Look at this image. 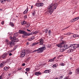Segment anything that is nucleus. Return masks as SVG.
<instances>
[{
    "label": "nucleus",
    "mask_w": 79,
    "mask_h": 79,
    "mask_svg": "<svg viewBox=\"0 0 79 79\" xmlns=\"http://www.w3.org/2000/svg\"><path fill=\"white\" fill-rule=\"evenodd\" d=\"M4 22H3V21L1 23V24L2 25H3V24H4Z\"/></svg>",
    "instance_id": "de8ad7c7"
},
{
    "label": "nucleus",
    "mask_w": 79,
    "mask_h": 79,
    "mask_svg": "<svg viewBox=\"0 0 79 79\" xmlns=\"http://www.w3.org/2000/svg\"><path fill=\"white\" fill-rule=\"evenodd\" d=\"M51 71V70H46L44 71V73H49Z\"/></svg>",
    "instance_id": "4468645a"
},
{
    "label": "nucleus",
    "mask_w": 79,
    "mask_h": 79,
    "mask_svg": "<svg viewBox=\"0 0 79 79\" xmlns=\"http://www.w3.org/2000/svg\"><path fill=\"white\" fill-rule=\"evenodd\" d=\"M47 32H48V30L46 29L45 30V33H47Z\"/></svg>",
    "instance_id": "c03bdc74"
},
{
    "label": "nucleus",
    "mask_w": 79,
    "mask_h": 79,
    "mask_svg": "<svg viewBox=\"0 0 79 79\" xmlns=\"http://www.w3.org/2000/svg\"><path fill=\"white\" fill-rule=\"evenodd\" d=\"M57 6H58L57 4L53 3L51 4L50 6H49L48 7V9L49 10L48 11L49 13L52 14L54 10H55Z\"/></svg>",
    "instance_id": "f257e3e1"
},
{
    "label": "nucleus",
    "mask_w": 79,
    "mask_h": 79,
    "mask_svg": "<svg viewBox=\"0 0 79 79\" xmlns=\"http://www.w3.org/2000/svg\"><path fill=\"white\" fill-rule=\"evenodd\" d=\"M30 69H31L29 68H27L26 69V71H27V72H28L29 71H30Z\"/></svg>",
    "instance_id": "393cba45"
},
{
    "label": "nucleus",
    "mask_w": 79,
    "mask_h": 79,
    "mask_svg": "<svg viewBox=\"0 0 79 79\" xmlns=\"http://www.w3.org/2000/svg\"><path fill=\"white\" fill-rule=\"evenodd\" d=\"M75 45V47L76 48H79V44H74Z\"/></svg>",
    "instance_id": "aec40b11"
},
{
    "label": "nucleus",
    "mask_w": 79,
    "mask_h": 79,
    "mask_svg": "<svg viewBox=\"0 0 79 79\" xmlns=\"http://www.w3.org/2000/svg\"><path fill=\"white\" fill-rule=\"evenodd\" d=\"M21 24L22 25H25V24H26V22L25 21H23L21 23Z\"/></svg>",
    "instance_id": "dca6fc26"
},
{
    "label": "nucleus",
    "mask_w": 79,
    "mask_h": 79,
    "mask_svg": "<svg viewBox=\"0 0 79 79\" xmlns=\"http://www.w3.org/2000/svg\"><path fill=\"white\" fill-rule=\"evenodd\" d=\"M33 6H31V9H32V8H33Z\"/></svg>",
    "instance_id": "bf43d9fd"
},
{
    "label": "nucleus",
    "mask_w": 79,
    "mask_h": 79,
    "mask_svg": "<svg viewBox=\"0 0 79 79\" xmlns=\"http://www.w3.org/2000/svg\"><path fill=\"white\" fill-rule=\"evenodd\" d=\"M17 47H18V46H16L15 47H14L13 49L12 50L13 51H14V50H15V49H16V48H17Z\"/></svg>",
    "instance_id": "7c9ffc66"
},
{
    "label": "nucleus",
    "mask_w": 79,
    "mask_h": 79,
    "mask_svg": "<svg viewBox=\"0 0 79 79\" xmlns=\"http://www.w3.org/2000/svg\"><path fill=\"white\" fill-rule=\"evenodd\" d=\"M27 72H25V73L27 74Z\"/></svg>",
    "instance_id": "338daca9"
},
{
    "label": "nucleus",
    "mask_w": 79,
    "mask_h": 79,
    "mask_svg": "<svg viewBox=\"0 0 79 79\" xmlns=\"http://www.w3.org/2000/svg\"><path fill=\"white\" fill-rule=\"evenodd\" d=\"M3 79V78L2 77V76H0V79Z\"/></svg>",
    "instance_id": "4d7b16f0"
},
{
    "label": "nucleus",
    "mask_w": 79,
    "mask_h": 79,
    "mask_svg": "<svg viewBox=\"0 0 79 79\" xmlns=\"http://www.w3.org/2000/svg\"><path fill=\"white\" fill-rule=\"evenodd\" d=\"M44 4L43 3H40V6H43Z\"/></svg>",
    "instance_id": "72a5a7b5"
},
{
    "label": "nucleus",
    "mask_w": 79,
    "mask_h": 79,
    "mask_svg": "<svg viewBox=\"0 0 79 79\" xmlns=\"http://www.w3.org/2000/svg\"><path fill=\"white\" fill-rule=\"evenodd\" d=\"M63 48H60V52H63L64 50H65V49L64 48H63Z\"/></svg>",
    "instance_id": "f3484780"
},
{
    "label": "nucleus",
    "mask_w": 79,
    "mask_h": 79,
    "mask_svg": "<svg viewBox=\"0 0 79 79\" xmlns=\"http://www.w3.org/2000/svg\"><path fill=\"white\" fill-rule=\"evenodd\" d=\"M64 44V42H62V43H60V44H58L57 45V47H60V48H62V47H63V46L62 45Z\"/></svg>",
    "instance_id": "9b49d317"
},
{
    "label": "nucleus",
    "mask_w": 79,
    "mask_h": 79,
    "mask_svg": "<svg viewBox=\"0 0 79 79\" xmlns=\"http://www.w3.org/2000/svg\"><path fill=\"white\" fill-rule=\"evenodd\" d=\"M73 37H74V38L78 37H79V35H77L75 34V35H73Z\"/></svg>",
    "instance_id": "5701e85b"
},
{
    "label": "nucleus",
    "mask_w": 79,
    "mask_h": 79,
    "mask_svg": "<svg viewBox=\"0 0 79 79\" xmlns=\"http://www.w3.org/2000/svg\"><path fill=\"white\" fill-rule=\"evenodd\" d=\"M7 1V0H0V2L2 3H5V2Z\"/></svg>",
    "instance_id": "6ab92c4d"
},
{
    "label": "nucleus",
    "mask_w": 79,
    "mask_h": 79,
    "mask_svg": "<svg viewBox=\"0 0 79 79\" xmlns=\"http://www.w3.org/2000/svg\"><path fill=\"white\" fill-rule=\"evenodd\" d=\"M22 37L24 39H25L26 38H27V36H26V35H22Z\"/></svg>",
    "instance_id": "c756f323"
},
{
    "label": "nucleus",
    "mask_w": 79,
    "mask_h": 79,
    "mask_svg": "<svg viewBox=\"0 0 79 79\" xmlns=\"http://www.w3.org/2000/svg\"><path fill=\"white\" fill-rule=\"evenodd\" d=\"M21 69H22V68L21 67L19 68V70H21Z\"/></svg>",
    "instance_id": "8fccbe9b"
},
{
    "label": "nucleus",
    "mask_w": 79,
    "mask_h": 79,
    "mask_svg": "<svg viewBox=\"0 0 79 79\" xmlns=\"http://www.w3.org/2000/svg\"><path fill=\"white\" fill-rule=\"evenodd\" d=\"M56 57H54V58H53V59H54V60H55V59H56Z\"/></svg>",
    "instance_id": "13d9d810"
},
{
    "label": "nucleus",
    "mask_w": 79,
    "mask_h": 79,
    "mask_svg": "<svg viewBox=\"0 0 79 79\" xmlns=\"http://www.w3.org/2000/svg\"><path fill=\"white\" fill-rule=\"evenodd\" d=\"M73 52V51L71 50V49H70L67 51L68 53H70L71 52Z\"/></svg>",
    "instance_id": "cd10ccee"
},
{
    "label": "nucleus",
    "mask_w": 79,
    "mask_h": 79,
    "mask_svg": "<svg viewBox=\"0 0 79 79\" xmlns=\"http://www.w3.org/2000/svg\"><path fill=\"white\" fill-rule=\"evenodd\" d=\"M77 72L78 74H79V68L77 69Z\"/></svg>",
    "instance_id": "58836bf2"
},
{
    "label": "nucleus",
    "mask_w": 79,
    "mask_h": 79,
    "mask_svg": "<svg viewBox=\"0 0 79 79\" xmlns=\"http://www.w3.org/2000/svg\"><path fill=\"white\" fill-rule=\"evenodd\" d=\"M28 12V9H27L26 10L23 12L24 14H26Z\"/></svg>",
    "instance_id": "412c9836"
},
{
    "label": "nucleus",
    "mask_w": 79,
    "mask_h": 79,
    "mask_svg": "<svg viewBox=\"0 0 79 79\" xmlns=\"http://www.w3.org/2000/svg\"><path fill=\"white\" fill-rule=\"evenodd\" d=\"M79 19V16L77 17H76L74 18V19L75 20V21H77V20H78V19Z\"/></svg>",
    "instance_id": "bb28decb"
},
{
    "label": "nucleus",
    "mask_w": 79,
    "mask_h": 79,
    "mask_svg": "<svg viewBox=\"0 0 79 79\" xmlns=\"http://www.w3.org/2000/svg\"><path fill=\"white\" fill-rule=\"evenodd\" d=\"M10 26L12 27H14V26H15V25H14V24H13V23L10 22Z\"/></svg>",
    "instance_id": "4be33fe9"
},
{
    "label": "nucleus",
    "mask_w": 79,
    "mask_h": 79,
    "mask_svg": "<svg viewBox=\"0 0 79 79\" xmlns=\"http://www.w3.org/2000/svg\"><path fill=\"white\" fill-rule=\"evenodd\" d=\"M69 34H73V33H71V32H69L67 34H65V35H69Z\"/></svg>",
    "instance_id": "473e14b6"
},
{
    "label": "nucleus",
    "mask_w": 79,
    "mask_h": 79,
    "mask_svg": "<svg viewBox=\"0 0 79 79\" xmlns=\"http://www.w3.org/2000/svg\"><path fill=\"white\" fill-rule=\"evenodd\" d=\"M27 31H28V32H30V31H31V30H29L28 29H27Z\"/></svg>",
    "instance_id": "6e6d98bb"
},
{
    "label": "nucleus",
    "mask_w": 79,
    "mask_h": 79,
    "mask_svg": "<svg viewBox=\"0 0 79 79\" xmlns=\"http://www.w3.org/2000/svg\"><path fill=\"white\" fill-rule=\"evenodd\" d=\"M69 46H68V45L67 44H65L64 45V46H63V48H65V50H66V49H68V48H69Z\"/></svg>",
    "instance_id": "f8f14e48"
},
{
    "label": "nucleus",
    "mask_w": 79,
    "mask_h": 79,
    "mask_svg": "<svg viewBox=\"0 0 79 79\" xmlns=\"http://www.w3.org/2000/svg\"><path fill=\"white\" fill-rule=\"evenodd\" d=\"M63 77V76H61L60 77V79H62Z\"/></svg>",
    "instance_id": "5fc2aeb1"
},
{
    "label": "nucleus",
    "mask_w": 79,
    "mask_h": 79,
    "mask_svg": "<svg viewBox=\"0 0 79 79\" xmlns=\"http://www.w3.org/2000/svg\"><path fill=\"white\" fill-rule=\"evenodd\" d=\"M42 73H40V72H36L35 73V74L36 75V76H39V75H40Z\"/></svg>",
    "instance_id": "2eb2a0df"
},
{
    "label": "nucleus",
    "mask_w": 79,
    "mask_h": 79,
    "mask_svg": "<svg viewBox=\"0 0 79 79\" xmlns=\"http://www.w3.org/2000/svg\"><path fill=\"white\" fill-rule=\"evenodd\" d=\"M9 41V40H6V42H7V45H10V44H8V42H8Z\"/></svg>",
    "instance_id": "e433bc0d"
},
{
    "label": "nucleus",
    "mask_w": 79,
    "mask_h": 79,
    "mask_svg": "<svg viewBox=\"0 0 79 79\" xmlns=\"http://www.w3.org/2000/svg\"><path fill=\"white\" fill-rule=\"evenodd\" d=\"M9 61H10V60H9V59H7V60L6 62H7V63H8V62H9Z\"/></svg>",
    "instance_id": "09e8293b"
},
{
    "label": "nucleus",
    "mask_w": 79,
    "mask_h": 79,
    "mask_svg": "<svg viewBox=\"0 0 79 79\" xmlns=\"http://www.w3.org/2000/svg\"><path fill=\"white\" fill-rule=\"evenodd\" d=\"M36 6H38V7H40V3H37L35 5Z\"/></svg>",
    "instance_id": "c85d7f7f"
},
{
    "label": "nucleus",
    "mask_w": 79,
    "mask_h": 79,
    "mask_svg": "<svg viewBox=\"0 0 79 79\" xmlns=\"http://www.w3.org/2000/svg\"><path fill=\"white\" fill-rule=\"evenodd\" d=\"M26 27H29V26H30V25L29 24L27 23H26Z\"/></svg>",
    "instance_id": "4c0bfd02"
},
{
    "label": "nucleus",
    "mask_w": 79,
    "mask_h": 79,
    "mask_svg": "<svg viewBox=\"0 0 79 79\" xmlns=\"http://www.w3.org/2000/svg\"><path fill=\"white\" fill-rule=\"evenodd\" d=\"M23 34H24V35L27 37V36H29V35H32V33H27V32L24 31V32Z\"/></svg>",
    "instance_id": "1a4fd4ad"
},
{
    "label": "nucleus",
    "mask_w": 79,
    "mask_h": 79,
    "mask_svg": "<svg viewBox=\"0 0 79 79\" xmlns=\"http://www.w3.org/2000/svg\"><path fill=\"white\" fill-rule=\"evenodd\" d=\"M25 65H26V64L25 63H23L22 64V66H25Z\"/></svg>",
    "instance_id": "49530a36"
},
{
    "label": "nucleus",
    "mask_w": 79,
    "mask_h": 79,
    "mask_svg": "<svg viewBox=\"0 0 79 79\" xmlns=\"http://www.w3.org/2000/svg\"><path fill=\"white\" fill-rule=\"evenodd\" d=\"M73 73V72H70L69 73V74H72Z\"/></svg>",
    "instance_id": "603ef678"
},
{
    "label": "nucleus",
    "mask_w": 79,
    "mask_h": 79,
    "mask_svg": "<svg viewBox=\"0 0 79 79\" xmlns=\"http://www.w3.org/2000/svg\"><path fill=\"white\" fill-rule=\"evenodd\" d=\"M48 32L49 34H50V33H51V30H50L49 31H48Z\"/></svg>",
    "instance_id": "3c124183"
},
{
    "label": "nucleus",
    "mask_w": 79,
    "mask_h": 79,
    "mask_svg": "<svg viewBox=\"0 0 79 79\" xmlns=\"http://www.w3.org/2000/svg\"><path fill=\"white\" fill-rule=\"evenodd\" d=\"M12 40L11 42H9L7 43L8 44H10V48L13 47V46H14L15 44V42H18L19 41V40L16 38L14 39H10Z\"/></svg>",
    "instance_id": "f03ea898"
},
{
    "label": "nucleus",
    "mask_w": 79,
    "mask_h": 79,
    "mask_svg": "<svg viewBox=\"0 0 79 79\" xmlns=\"http://www.w3.org/2000/svg\"><path fill=\"white\" fill-rule=\"evenodd\" d=\"M19 32L20 34H23L24 33V31L20 30L19 31Z\"/></svg>",
    "instance_id": "ddd939ff"
},
{
    "label": "nucleus",
    "mask_w": 79,
    "mask_h": 79,
    "mask_svg": "<svg viewBox=\"0 0 79 79\" xmlns=\"http://www.w3.org/2000/svg\"><path fill=\"white\" fill-rule=\"evenodd\" d=\"M71 22H74V21H75V20L74 19H73L72 20H71Z\"/></svg>",
    "instance_id": "79ce46f5"
},
{
    "label": "nucleus",
    "mask_w": 79,
    "mask_h": 79,
    "mask_svg": "<svg viewBox=\"0 0 79 79\" xmlns=\"http://www.w3.org/2000/svg\"><path fill=\"white\" fill-rule=\"evenodd\" d=\"M6 64V62L5 61L2 62V63H1L0 64V67L1 68H3L4 66Z\"/></svg>",
    "instance_id": "9d476101"
},
{
    "label": "nucleus",
    "mask_w": 79,
    "mask_h": 79,
    "mask_svg": "<svg viewBox=\"0 0 79 79\" xmlns=\"http://www.w3.org/2000/svg\"><path fill=\"white\" fill-rule=\"evenodd\" d=\"M56 79H60V78H56Z\"/></svg>",
    "instance_id": "774afa93"
},
{
    "label": "nucleus",
    "mask_w": 79,
    "mask_h": 79,
    "mask_svg": "<svg viewBox=\"0 0 79 79\" xmlns=\"http://www.w3.org/2000/svg\"><path fill=\"white\" fill-rule=\"evenodd\" d=\"M56 67H57V65H56V64H54L52 66V68H56Z\"/></svg>",
    "instance_id": "a878e982"
},
{
    "label": "nucleus",
    "mask_w": 79,
    "mask_h": 79,
    "mask_svg": "<svg viewBox=\"0 0 79 79\" xmlns=\"http://www.w3.org/2000/svg\"><path fill=\"white\" fill-rule=\"evenodd\" d=\"M37 44H39V43L38 42H37L36 43H34L33 44L32 46L36 45H37Z\"/></svg>",
    "instance_id": "b1692460"
},
{
    "label": "nucleus",
    "mask_w": 79,
    "mask_h": 79,
    "mask_svg": "<svg viewBox=\"0 0 79 79\" xmlns=\"http://www.w3.org/2000/svg\"><path fill=\"white\" fill-rule=\"evenodd\" d=\"M25 55H26L25 51H24V50H23L21 53V55L20 56L21 58H23V57H24L25 56Z\"/></svg>",
    "instance_id": "6e6552de"
},
{
    "label": "nucleus",
    "mask_w": 79,
    "mask_h": 79,
    "mask_svg": "<svg viewBox=\"0 0 79 79\" xmlns=\"http://www.w3.org/2000/svg\"><path fill=\"white\" fill-rule=\"evenodd\" d=\"M32 15H33V16H35V12L34 11L33 13H32Z\"/></svg>",
    "instance_id": "a19ab883"
},
{
    "label": "nucleus",
    "mask_w": 79,
    "mask_h": 79,
    "mask_svg": "<svg viewBox=\"0 0 79 79\" xmlns=\"http://www.w3.org/2000/svg\"><path fill=\"white\" fill-rule=\"evenodd\" d=\"M28 59H31V57H29L28 58Z\"/></svg>",
    "instance_id": "e2e57ef3"
},
{
    "label": "nucleus",
    "mask_w": 79,
    "mask_h": 79,
    "mask_svg": "<svg viewBox=\"0 0 79 79\" xmlns=\"http://www.w3.org/2000/svg\"><path fill=\"white\" fill-rule=\"evenodd\" d=\"M54 61V59H51L49 60V62H52V61Z\"/></svg>",
    "instance_id": "f704fd0d"
},
{
    "label": "nucleus",
    "mask_w": 79,
    "mask_h": 79,
    "mask_svg": "<svg viewBox=\"0 0 79 79\" xmlns=\"http://www.w3.org/2000/svg\"><path fill=\"white\" fill-rule=\"evenodd\" d=\"M61 55H59V56H58V57L59 58V57H61Z\"/></svg>",
    "instance_id": "052dcab7"
},
{
    "label": "nucleus",
    "mask_w": 79,
    "mask_h": 79,
    "mask_svg": "<svg viewBox=\"0 0 79 79\" xmlns=\"http://www.w3.org/2000/svg\"><path fill=\"white\" fill-rule=\"evenodd\" d=\"M18 33L16 32L14 33V37H12V36L10 37V39H16L17 36H18Z\"/></svg>",
    "instance_id": "423d86ee"
},
{
    "label": "nucleus",
    "mask_w": 79,
    "mask_h": 79,
    "mask_svg": "<svg viewBox=\"0 0 79 79\" xmlns=\"http://www.w3.org/2000/svg\"><path fill=\"white\" fill-rule=\"evenodd\" d=\"M38 44H39L40 45H44V39L41 38L38 40Z\"/></svg>",
    "instance_id": "39448f33"
},
{
    "label": "nucleus",
    "mask_w": 79,
    "mask_h": 79,
    "mask_svg": "<svg viewBox=\"0 0 79 79\" xmlns=\"http://www.w3.org/2000/svg\"><path fill=\"white\" fill-rule=\"evenodd\" d=\"M12 55V54L11 53H10L9 54V56H11Z\"/></svg>",
    "instance_id": "864d4df0"
},
{
    "label": "nucleus",
    "mask_w": 79,
    "mask_h": 79,
    "mask_svg": "<svg viewBox=\"0 0 79 79\" xmlns=\"http://www.w3.org/2000/svg\"><path fill=\"white\" fill-rule=\"evenodd\" d=\"M8 70V68L7 67H5L4 68L3 70L4 71H7V70Z\"/></svg>",
    "instance_id": "a211bd4d"
},
{
    "label": "nucleus",
    "mask_w": 79,
    "mask_h": 79,
    "mask_svg": "<svg viewBox=\"0 0 79 79\" xmlns=\"http://www.w3.org/2000/svg\"><path fill=\"white\" fill-rule=\"evenodd\" d=\"M28 40H29V41H31V40H33V39H32V38H29L28 39Z\"/></svg>",
    "instance_id": "37998d69"
},
{
    "label": "nucleus",
    "mask_w": 79,
    "mask_h": 79,
    "mask_svg": "<svg viewBox=\"0 0 79 79\" xmlns=\"http://www.w3.org/2000/svg\"><path fill=\"white\" fill-rule=\"evenodd\" d=\"M1 10H2V9H0V11H1Z\"/></svg>",
    "instance_id": "69168bd1"
},
{
    "label": "nucleus",
    "mask_w": 79,
    "mask_h": 79,
    "mask_svg": "<svg viewBox=\"0 0 79 79\" xmlns=\"http://www.w3.org/2000/svg\"><path fill=\"white\" fill-rule=\"evenodd\" d=\"M60 66H64V64L63 63H60Z\"/></svg>",
    "instance_id": "c9c22d12"
},
{
    "label": "nucleus",
    "mask_w": 79,
    "mask_h": 79,
    "mask_svg": "<svg viewBox=\"0 0 79 79\" xmlns=\"http://www.w3.org/2000/svg\"><path fill=\"white\" fill-rule=\"evenodd\" d=\"M69 48L71 49L72 51H73L74 49H76V48L75 47V45L74 44H71L69 47Z\"/></svg>",
    "instance_id": "20e7f679"
},
{
    "label": "nucleus",
    "mask_w": 79,
    "mask_h": 79,
    "mask_svg": "<svg viewBox=\"0 0 79 79\" xmlns=\"http://www.w3.org/2000/svg\"><path fill=\"white\" fill-rule=\"evenodd\" d=\"M46 49V47L45 46L44 47H41V48H39L36 50H34L32 51L33 53H35V52H38V53H42L43 52V51Z\"/></svg>",
    "instance_id": "7ed1b4c3"
},
{
    "label": "nucleus",
    "mask_w": 79,
    "mask_h": 79,
    "mask_svg": "<svg viewBox=\"0 0 79 79\" xmlns=\"http://www.w3.org/2000/svg\"><path fill=\"white\" fill-rule=\"evenodd\" d=\"M28 43H27V45H28Z\"/></svg>",
    "instance_id": "0e129e2a"
},
{
    "label": "nucleus",
    "mask_w": 79,
    "mask_h": 79,
    "mask_svg": "<svg viewBox=\"0 0 79 79\" xmlns=\"http://www.w3.org/2000/svg\"><path fill=\"white\" fill-rule=\"evenodd\" d=\"M24 18H25V19H26V18H27V15H25L24 16Z\"/></svg>",
    "instance_id": "a18cd8bd"
},
{
    "label": "nucleus",
    "mask_w": 79,
    "mask_h": 79,
    "mask_svg": "<svg viewBox=\"0 0 79 79\" xmlns=\"http://www.w3.org/2000/svg\"><path fill=\"white\" fill-rule=\"evenodd\" d=\"M38 31H35V32H33L34 34H37L38 33Z\"/></svg>",
    "instance_id": "2f4dec72"
},
{
    "label": "nucleus",
    "mask_w": 79,
    "mask_h": 79,
    "mask_svg": "<svg viewBox=\"0 0 79 79\" xmlns=\"http://www.w3.org/2000/svg\"><path fill=\"white\" fill-rule=\"evenodd\" d=\"M64 79H70L69 77H66Z\"/></svg>",
    "instance_id": "ea45409f"
},
{
    "label": "nucleus",
    "mask_w": 79,
    "mask_h": 79,
    "mask_svg": "<svg viewBox=\"0 0 79 79\" xmlns=\"http://www.w3.org/2000/svg\"><path fill=\"white\" fill-rule=\"evenodd\" d=\"M8 2H10L11 0H7Z\"/></svg>",
    "instance_id": "680f3d73"
},
{
    "label": "nucleus",
    "mask_w": 79,
    "mask_h": 79,
    "mask_svg": "<svg viewBox=\"0 0 79 79\" xmlns=\"http://www.w3.org/2000/svg\"><path fill=\"white\" fill-rule=\"evenodd\" d=\"M7 56H8V54L7 53H5L1 56V58L2 59H6V57H7Z\"/></svg>",
    "instance_id": "0eeeda50"
}]
</instances>
